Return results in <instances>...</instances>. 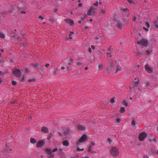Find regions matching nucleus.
I'll use <instances>...</instances> for the list:
<instances>
[{"instance_id":"38","label":"nucleus","mask_w":158,"mask_h":158,"mask_svg":"<svg viewBox=\"0 0 158 158\" xmlns=\"http://www.w3.org/2000/svg\"><path fill=\"white\" fill-rule=\"evenodd\" d=\"M36 80V78L34 77H33L30 79V82H33Z\"/></svg>"},{"instance_id":"13","label":"nucleus","mask_w":158,"mask_h":158,"mask_svg":"<svg viewBox=\"0 0 158 158\" xmlns=\"http://www.w3.org/2000/svg\"><path fill=\"white\" fill-rule=\"evenodd\" d=\"M44 142L43 140L39 141L36 144V146L38 148L42 147L44 145Z\"/></svg>"},{"instance_id":"50","label":"nucleus","mask_w":158,"mask_h":158,"mask_svg":"<svg viewBox=\"0 0 158 158\" xmlns=\"http://www.w3.org/2000/svg\"><path fill=\"white\" fill-rule=\"evenodd\" d=\"M25 71L26 73H28L29 72V69L28 68H26L25 69Z\"/></svg>"},{"instance_id":"36","label":"nucleus","mask_w":158,"mask_h":158,"mask_svg":"<svg viewBox=\"0 0 158 158\" xmlns=\"http://www.w3.org/2000/svg\"><path fill=\"white\" fill-rule=\"evenodd\" d=\"M145 25L146 26L148 27V28H149L150 27V25L149 23L148 22H146L145 23Z\"/></svg>"},{"instance_id":"6","label":"nucleus","mask_w":158,"mask_h":158,"mask_svg":"<svg viewBox=\"0 0 158 158\" xmlns=\"http://www.w3.org/2000/svg\"><path fill=\"white\" fill-rule=\"evenodd\" d=\"M139 82V80L138 78H135L134 80H133V82L135 84L133 85V84H131L130 85V88L131 89H132L134 87H136L137 86Z\"/></svg>"},{"instance_id":"41","label":"nucleus","mask_w":158,"mask_h":158,"mask_svg":"<svg viewBox=\"0 0 158 158\" xmlns=\"http://www.w3.org/2000/svg\"><path fill=\"white\" fill-rule=\"evenodd\" d=\"M39 18L40 19H41V20H43L44 19V18L43 17H42L41 15H40L39 16Z\"/></svg>"},{"instance_id":"32","label":"nucleus","mask_w":158,"mask_h":158,"mask_svg":"<svg viewBox=\"0 0 158 158\" xmlns=\"http://www.w3.org/2000/svg\"><path fill=\"white\" fill-rule=\"evenodd\" d=\"M110 102L113 103H115V100H114V98H112L110 100Z\"/></svg>"},{"instance_id":"56","label":"nucleus","mask_w":158,"mask_h":158,"mask_svg":"<svg viewBox=\"0 0 158 158\" xmlns=\"http://www.w3.org/2000/svg\"><path fill=\"white\" fill-rule=\"evenodd\" d=\"M65 69V68L64 66H62L61 67V69L62 70H64Z\"/></svg>"},{"instance_id":"29","label":"nucleus","mask_w":158,"mask_h":158,"mask_svg":"<svg viewBox=\"0 0 158 158\" xmlns=\"http://www.w3.org/2000/svg\"><path fill=\"white\" fill-rule=\"evenodd\" d=\"M18 10L20 12L23 14H25L26 13L25 11L24 10H21V9L18 7Z\"/></svg>"},{"instance_id":"23","label":"nucleus","mask_w":158,"mask_h":158,"mask_svg":"<svg viewBox=\"0 0 158 158\" xmlns=\"http://www.w3.org/2000/svg\"><path fill=\"white\" fill-rule=\"evenodd\" d=\"M121 10H123V11H125V12H127L129 10L126 7H122L121 8Z\"/></svg>"},{"instance_id":"8","label":"nucleus","mask_w":158,"mask_h":158,"mask_svg":"<svg viewBox=\"0 0 158 158\" xmlns=\"http://www.w3.org/2000/svg\"><path fill=\"white\" fill-rule=\"evenodd\" d=\"M147 134L146 133L144 132L141 133L139 135V139L140 141H142L144 140L147 137Z\"/></svg>"},{"instance_id":"55","label":"nucleus","mask_w":158,"mask_h":158,"mask_svg":"<svg viewBox=\"0 0 158 158\" xmlns=\"http://www.w3.org/2000/svg\"><path fill=\"white\" fill-rule=\"evenodd\" d=\"M82 6V4L81 3H79L78 4V6L79 7H81Z\"/></svg>"},{"instance_id":"12","label":"nucleus","mask_w":158,"mask_h":158,"mask_svg":"<svg viewBox=\"0 0 158 158\" xmlns=\"http://www.w3.org/2000/svg\"><path fill=\"white\" fill-rule=\"evenodd\" d=\"M47 153L49 155V157H53L54 156V154H53L52 152V150L50 148L47 149L46 150Z\"/></svg>"},{"instance_id":"28","label":"nucleus","mask_w":158,"mask_h":158,"mask_svg":"<svg viewBox=\"0 0 158 158\" xmlns=\"http://www.w3.org/2000/svg\"><path fill=\"white\" fill-rule=\"evenodd\" d=\"M73 34L74 33L73 32H71L70 33L69 35V37L70 39H73L72 36L73 35Z\"/></svg>"},{"instance_id":"37","label":"nucleus","mask_w":158,"mask_h":158,"mask_svg":"<svg viewBox=\"0 0 158 158\" xmlns=\"http://www.w3.org/2000/svg\"><path fill=\"white\" fill-rule=\"evenodd\" d=\"M57 73H58V70H57V69H55V71H54L53 72V74H54V75H56Z\"/></svg>"},{"instance_id":"2","label":"nucleus","mask_w":158,"mask_h":158,"mask_svg":"<svg viewBox=\"0 0 158 158\" xmlns=\"http://www.w3.org/2000/svg\"><path fill=\"white\" fill-rule=\"evenodd\" d=\"M31 65L34 68L39 69L43 72H45L47 70V69L44 66H41L39 65V64L38 63L31 64Z\"/></svg>"},{"instance_id":"24","label":"nucleus","mask_w":158,"mask_h":158,"mask_svg":"<svg viewBox=\"0 0 158 158\" xmlns=\"http://www.w3.org/2000/svg\"><path fill=\"white\" fill-rule=\"evenodd\" d=\"M36 142L35 139L33 138L30 139V143H35Z\"/></svg>"},{"instance_id":"64","label":"nucleus","mask_w":158,"mask_h":158,"mask_svg":"<svg viewBox=\"0 0 158 158\" xmlns=\"http://www.w3.org/2000/svg\"><path fill=\"white\" fill-rule=\"evenodd\" d=\"M155 26H156V27L157 28H158V25H156Z\"/></svg>"},{"instance_id":"54","label":"nucleus","mask_w":158,"mask_h":158,"mask_svg":"<svg viewBox=\"0 0 158 158\" xmlns=\"http://www.w3.org/2000/svg\"><path fill=\"white\" fill-rule=\"evenodd\" d=\"M3 81L2 79V78H0V84L2 83Z\"/></svg>"},{"instance_id":"7","label":"nucleus","mask_w":158,"mask_h":158,"mask_svg":"<svg viewBox=\"0 0 158 158\" xmlns=\"http://www.w3.org/2000/svg\"><path fill=\"white\" fill-rule=\"evenodd\" d=\"M86 139V135H83L80 139L78 142L77 143L76 146H78L80 145V143H83L85 141Z\"/></svg>"},{"instance_id":"21","label":"nucleus","mask_w":158,"mask_h":158,"mask_svg":"<svg viewBox=\"0 0 158 158\" xmlns=\"http://www.w3.org/2000/svg\"><path fill=\"white\" fill-rule=\"evenodd\" d=\"M120 113L121 114L123 113L125 111V109L123 107H121L119 110Z\"/></svg>"},{"instance_id":"35","label":"nucleus","mask_w":158,"mask_h":158,"mask_svg":"<svg viewBox=\"0 0 158 158\" xmlns=\"http://www.w3.org/2000/svg\"><path fill=\"white\" fill-rule=\"evenodd\" d=\"M94 145V143L93 142H91L89 147L92 148Z\"/></svg>"},{"instance_id":"43","label":"nucleus","mask_w":158,"mask_h":158,"mask_svg":"<svg viewBox=\"0 0 158 158\" xmlns=\"http://www.w3.org/2000/svg\"><path fill=\"white\" fill-rule=\"evenodd\" d=\"M91 148H92L89 147V148L88 149V152H92V150H91Z\"/></svg>"},{"instance_id":"49","label":"nucleus","mask_w":158,"mask_h":158,"mask_svg":"<svg viewBox=\"0 0 158 158\" xmlns=\"http://www.w3.org/2000/svg\"><path fill=\"white\" fill-rule=\"evenodd\" d=\"M88 51L90 53H91L92 52V51L91 48H89L88 49Z\"/></svg>"},{"instance_id":"44","label":"nucleus","mask_w":158,"mask_h":158,"mask_svg":"<svg viewBox=\"0 0 158 158\" xmlns=\"http://www.w3.org/2000/svg\"><path fill=\"white\" fill-rule=\"evenodd\" d=\"M12 84L13 85H15L16 84V83L15 81H12Z\"/></svg>"},{"instance_id":"34","label":"nucleus","mask_w":158,"mask_h":158,"mask_svg":"<svg viewBox=\"0 0 158 158\" xmlns=\"http://www.w3.org/2000/svg\"><path fill=\"white\" fill-rule=\"evenodd\" d=\"M84 150V148L80 149L79 148H77V151L78 152L83 151Z\"/></svg>"},{"instance_id":"57","label":"nucleus","mask_w":158,"mask_h":158,"mask_svg":"<svg viewBox=\"0 0 158 158\" xmlns=\"http://www.w3.org/2000/svg\"><path fill=\"white\" fill-rule=\"evenodd\" d=\"M146 52H147V54H149V51L146 50Z\"/></svg>"},{"instance_id":"5","label":"nucleus","mask_w":158,"mask_h":158,"mask_svg":"<svg viewBox=\"0 0 158 158\" xmlns=\"http://www.w3.org/2000/svg\"><path fill=\"white\" fill-rule=\"evenodd\" d=\"M13 74L14 76L17 78L19 77L21 75V73L20 70L19 69H13Z\"/></svg>"},{"instance_id":"63","label":"nucleus","mask_w":158,"mask_h":158,"mask_svg":"<svg viewBox=\"0 0 158 158\" xmlns=\"http://www.w3.org/2000/svg\"><path fill=\"white\" fill-rule=\"evenodd\" d=\"M82 158H89L88 157H85Z\"/></svg>"},{"instance_id":"16","label":"nucleus","mask_w":158,"mask_h":158,"mask_svg":"<svg viewBox=\"0 0 158 158\" xmlns=\"http://www.w3.org/2000/svg\"><path fill=\"white\" fill-rule=\"evenodd\" d=\"M77 127L78 129L80 131H84L85 129V127L82 125H79Z\"/></svg>"},{"instance_id":"11","label":"nucleus","mask_w":158,"mask_h":158,"mask_svg":"<svg viewBox=\"0 0 158 158\" xmlns=\"http://www.w3.org/2000/svg\"><path fill=\"white\" fill-rule=\"evenodd\" d=\"M116 26L118 28L121 30L123 26V24L122 22L118 21L116 24Z\"/></svg>"},{"instance_id":"14","label":"nucleus","mask_w":158,"mask_h":158,"mask_svg":"<svg viewBox=\"0 0 158 158\" xmlns=\"http://www.w3.org/2000/svg\"><path fill=\"white\" fill-rule=\"evenodd\" d=\"M65 20L66 21V23H68L71 26L73 24V21L71 19H65Z\"/></svg>"},{"instance_id":"15","label":"nucleus","mask_w":158,"mask_h":158,"mask_svg":"<svg viewBox=\"0 0 158 158\" xmlns=\"http://www.w3.org/2000/svg\"><path fill=\"white\" fill-rule=\"evenodd\" d=\"M41 131L44 133H48V129L47 127H44L42 128Z\"/></svg>"},{"instance_id":"39","label":"nucleus","mask_w":158,"mask_h":158,"mask_svg":"<svg viewBox=\"0 0 158 158\" xmlns=\"http://www.w3.org/2000/svg\"><path fill=\"white\" fill-rule=\"evenodd\" d=\"M131 124L132 126H134L135 124V122L134 120H133L131 122Z\"/></svg>"},{"instance_id":"45","label":"nucleus","mask_w":158,"mask_h":158,"mask_svg":"<svg viewBox=\"0 0 158 158\" xmlns=\"http://www.w3.org/2000/svg\"><path fill=\"white\" fill-rule=\"evenodd\" d=\"M94 5L96 6H98V2H97L96 3L94 4Z\"/></svg>"},{"instance_id":"42","label":"nucleus","mask_w":158,"mask_h":158,"mask_svg":"<svg viewBox=\"0 0 158 158\" xmlns=\"http://www.w3.org/2000/svg\"><path fill=\"white\" fill-rule=\"evenodd\" d=\"M52 135V133H50L48 137V139H50Z\"/></svg>"},{"instance_id":"58","label":"nucleus","mask_w":158,"mask_h":158,"mask_svg":"<svg viewBox=\"0 0 158 158\" xmlns=\"http://www.w3.org/2000/svg\"><path fill=\"white\" fill-rule=\"evenodd\" d=\"M143 158H149L147 156H145L143 157Z\"/></svg>"},{"instance_id":"51","label":"nucleus","mask_w":158,"mask_h":158,"mask_svg":"<svg viewBox=\"0 0 158 158\" xmlns=\"http://www.w3.org/2000/svg\"><path fill=\"white\" fill-rule=\"evenodd\" d=\"M120 122V119L119 118H118L117 119V123H118Z\"/></svg>"},{"instance_id":"26","label":"nucleus","mask_w":158,"mask_h":158,"mask_svg":"<svg viewBox=\"0 0 158 158\" xmlns=\"http://www.w3.org/2000/svg\"><path fill=\"white\" fill-rule=\"evenodd\" d=\"M122 103L126 107H127L128 105V103L125 100H123L122 102Z\"/></svg>"},{"instance_id":"46","label":"nucleus","mask_w":158,"mask_h":158,"mask_svg":"<svg viewBox=\"0 0 158 158\" xmlns=\"http://www.w3.org/2000/svg\"><path fill=\"white\" fill-rule=\"evenodd\" d=\"M77 65H78L79 66H81V63L79 62H77Z\"/></svg>"},{"instance_id":"31","label":"nucleus","mask_w":158,"mask_h":158,"mask_svg":"<svg viewBox=\"0 0 158 158\" xmlns=\"http://www.w3.org/2000/svg\"><path fill=\"white\" fill-rule=\"evenodd\" d=\"M58 7L56 6L53 9V11L54 12H56L58 11Z\"/></svg>"},{"instance_id":"61","label":"nucleus","mask_w":158,"mask_h":158,"mask_svg":"<svg viewBox=\"0 0 158 158\" xmlns=\"http://www.w3.org/2000/svg\"><path fill=\"white\" fill-rule=\"evenodd\" d=\"M1 51L2 52H4V50L2 49H1Z\"/></svg>"},{"instance_id":"59","label":"nucleus","mask_w":158,"mask_h":158,"mask_svg":"<svg viewBox=\"0 0 158 158\" xmlns=\"http://www.w3.org/2000/svg\"><path fill=\"white\" fill-rule=\"evenodd\" d=\"M136 19V18L135 17H134L133 19V21H135Z\"/></svg>"},{"instance_id":"40","label":"nucleus","mask_w":158,"mask_h":158,"mask_svg":"<svg viewBox=\"0 0 158 158\" xmlns=\"http://www.w3.org/2000/svg\"><path fill=\"white\" fill-rule=\"evenodd\" d=\"M57 150H58L57 148H55L52 150V152H56V151H57Z\"/></svg>"},{"instance_id":"47","label":"nucleus","mask_w":158,"mask_h":158,"mask_svg":"<svg viewBox=\"0 0 158 158\" xmlns=\"http://www.w3.org/2000/svg\"><path fill=\"white\" fill-rule=\"evenodd\" d=\"M107 140H108V142L109 143H110L112 141L111 140L110 138H108L107 139Z\"/></svg>"},{"instance_id":"30","label":"nucleus","mask_w":158,"mask_h":158,"mask_svg":"<svg viewBox=\"0 0 158 158\" xmlns=\"http://www.w3.org/2000/svg\"><path fill=\"white\" fill-rule=\"evenodd\" d=\"M106 11L105 10H100V13L102 14H105Z\"/></svg>"},{"instance_id":"52","label":"nucleus","mask_w":158,"mask_h":158,"mask_svg":"<svg viewBox=\"0 0 158 158\" xmlns=\"http://www.w3.org/2000/svg\"><path fill=\"white\" fill-rule=\"evenodd\" d=\"M49 65L50 64H48V63L46 64L45 65V66L47 68L49 66Z\"/></svg>"},{"instance_id":"9","label":"nucleus","mask_w":158,"mask_h":158,"mask_svg":"<svg viewBox=\"0 0 158 158\" xmlns=\"http://www.w3.org/2000/svg\"><path fill=\"white\" fill-rule=\"evenodd\" d=\"M95 9L92 7L89 10H88L87 15L89 16L93 15L95 12Z\"/></svg>"},{"instance_id":"25","label":"nucleus","mask_w":158,"mask_h":158,"mask_svg":"<svg viewBox=\"0 0 158 158\" xmlns=\"http://www.w3.org/2000/svg\"><path fill=\"white\" fill-rule=\"evenodd\" d=\"M87 15H88L87 14H85L83 16L81 17V19L82 20H84L86 18Z\"/></svg>"},{"instance_id":"17","label":"nucleus","mask_w":158,"mask_h":158,"mask_svg":"<svg viewBox=\"0 0 158 158\" xmlns=\"http://www.w3.org/2000/svg\"><path fill=\"white\" fill-rule=\"evenodd\" d=\"M73 61V60L71 58H70L69 60V63L67 65V69L68 70L69 69V66L71 64V63Z\"/></svg>"},{"instance_id":"53","label":"nucleus","mask_w":158,"mask_h":158,"mask_svg":"<svg viewBox=\"0 0 158 158\" xmlns=\"http://www.w3.org/2000/svg\"><path fill=\"white\" fill-rule=\"evenodd\" d=\"M91 47L93 49H94L95 48V47L94 45H91Z\"/></svg>"},{"instance_id":"20","label":"nucleus","mask_w":158,"mask_h":158,"mask_svg":"<svg viewBox=\"0 0 158 158\" xmlns=\"http://www.w3.org/2000/svg\"><path fill=\"white\" fill-rule=\"evenodd\" d=\"M128 2L132 6H135V2L131 0H128Z\"/></svg>"},{"instance_id":"48","label":"nucleus","mask_w":158,"mask_h":158,"mask_svg":"<svg viewBox=\"0 0 158 158\" xmlns=\"http://www.w3.org/2000/svg\"><path fill=\"white\" fill-rule=\"evenodd\" d=\"M143 29L146 31H148V28H147L145 27H143Z\"/></svg>"},{"instance_id":"62","label":"nucleus","mask_w":158,"mask_h":158,"mask_svg":"<svg viewBox=\"0 0 158 158\" xmlns=\"http://www.w3.org/2000/svg\"><path fill=\"white\" fill-rule=\"evenodd\" d=\"M88 67H86L85 69V70H87L88 69Z\"/></svg>"},{"instance_id":"4","label":"nucleus","mask_w":158,"mask_h":158,"mask_svg":"<svg viewBox=\"0 0 158 158\" xmlns=\"http://www.w3.org/2000/svg\"><path fill=\"white\" fill-rule=\"evenodd\" d=\"M137 43L143 46H147L148 45V43L147 40L142 39L140 41H138Z\"/></svg>"},{"instance_id":"19","label":"nucleus","mask_w":158,"mask_h":158,"mask_svg":"<svg viewBox=\"0 0 158 158\" xmlns=\"http://www.w3.org/2000/svg\"><path fill=\"white\" fill-rule=\"evenodd\" d=\"M63 144L65 146H68L69 145V143L67 140H64L63 142Z\"/></svg>"},{"instance_id":"1","label":"nucleus","mask_w":158,"mask_h":158,"mask_svg":"<svg viewBox=\"0 0 158 158\" xmlns=\"http://www.w3.org/2000/svg\"><path fill=\"white\" fill-rule=\"evenodd\" d=\"M114 62L113 60H110L108 61L107 70L108 72L109 73L114 72V67L113 65Z\"/></svg>"},{"instance_id":"22","label":"nucleus","mask_w":158,"mask_h":158,"mask_svg":"<svg viewBox=\"0 0 158 158\" xmlns=\"http://www.w3.org/2000/svg\"><path fill=\"white\" fill-rule=\"evenodd\" d=\"M98 67L100 70H102L103 69L102 65L100 63H98Z\"/></svg>"},{"instance_id":"60","label":"nucleus","mask_w":158,"mask_h":158,"mask_svg":"<svg viewBox=\"0 0 158 158\" xmlns=\"http://www.w3.org/2000/svg\"><path fill=\"white\" fill-rule=\"evenodd\" d=\"M78 23H81V20H79L78 21Z\"/></svg>"},{"instance_id":"18","label":"nucleus","mask_w":158,"mask_h":158,"mask_svg":"<svg viewBox=\"0 0 158 158\" xmlns=\"http://www.w3.org/2000/svg\"><path fill=\"white\" fill-rule=\"evenodd\" d=\"M110 50H111V52H109L108 53H107L106 54L107 56L108 57H110L111 56V54L112 53V51H113V49H109L108 51H109Z\"/></svg>"},{"instance_id":"33","label":"nucleus","mask_w":158,"mask_h":158,"mask_svg":"<svg viewBox=\"0 0 158 158\" xmlns=\"http://www.w3.org/2000/svg\"><path fill=\"white\" fill-rule=\"evenodd\" d=\"M121 70L120 68H119L118 66L117 67V69L115 70V73H117L118 71H120Z\"/></svg>"},{"instance_id":"10","label":"nucleus","mask_w":158,"mask_h":158,"mask_svg":"<svg viewBox=\"0 0 158 158\" xmlns=\"http://www.w3.org/2000/svg\"><path fill=\"white\" fill-rule=\"evenodd\" d=\"M145 68L147 72L148 73H151L152 72V69L149 66L148 64H146L145 66Z\"/></svg>"},{"instance_id":"27","label":"nucleus","mask_w":158,"mask_h":158,"mask_svg":"<svg viewBox=\"0 0 158 158\" xmlns=\"http://www.w3.org/2000/svg\"><path fill=\"white\" fill-rule=\"evenodd\" d=\"M0 37L1 38L4 39L5 38V35L3 33H0Z\"/></svg>"},{"instance_id":"3","label":"nucleus","mask_w":158,"mask_h":158,"mask_svg":"<svg viewBox=\"0 0 158 158\" xmlns=\"http://www.w3.org/2000/svg\"><path fill=\"white\" fill-rule=\"evenodd\" d=\"M110 152L113 156L117 157L119 155L118 149L115 147H112L110 149Z\"/></svg>"}]
</instances>
